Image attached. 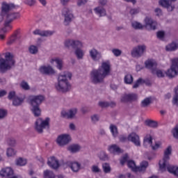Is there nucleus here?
<instances>
[{
    "label": "nucleus",
    "mask_w": 178,
    "mask_h": 178,
    "mask_svg": "<svg viewBox=\"0 0 178 178\" xmlns=\"http://www.w3.org/2000/svg\"><path fill=\"white\" fill-rule=\"evenodd\" d=\"M102 170L104 173H111V172H112L111 165H109L108 163H104L102 164Z\"/></svg>",
    "instance_id": "f704fd0d"
},
{
    "label": "nucleus",
    "mask_w": 178,
    "mask_h": 178,
    "mask_svg": "<svg viewBox=\"0 0 178 178\" xmlns=\"http://www.w3.org/2000/svg\"><path fill=\"white\" fill-rule=\"evenodd\" d=\"M159 3L163 8H165L168 12H173L175 10V6H172L169 0H159Z\"/></svg>",
    "instance_id": "412c9836"
},
{
    "label": "nucleus",
    "mask_w": 178,
    "mask_h": 178,
    "mask_svg": "<svg viewBox=\"0 0 178 178\" xmlns=\"http://www.w3.org/2000/svg\"><path fill=\"white\" fill-rule=\"evenodd\" d=\"M119 140L121 143H126V141H127V137L124 135H121L119 137Z\"/></svg>",
    "instance_id": "69168bd1"
},
{
    "label": "nucleus",
    "mask_w": 178,
    "mask_h": 178,
    "mask_svg": "<svg viewBox=\"0 0 178 178\" xmlns=\"http://www.w3.org/2000/svg\"><path fill=\"white\" fill-rule=\"evenodd\" d=\"M54 33L52 31H41L40 29H36L33 31L35 35H40V37H51V35H54Z\"/></svg>",
    "instance_id": "4be33fe9"
},
{
    "label": "nucleus",
    "mask_w": 178,
    "mask_h": 178,
    "mask_svg": "<svg viewBox=\"0 0 178 178\" xmlns=\"http://www.w3.org/2000/svg\"><path fill=\"white\" fill-rule=\"evenodd\" d=\"M39 72L42 74H45L46 76H55L56 74V71L53 69L51 65H42L39 68Z\"/></svg>",
    "instance_id": "2eb2a0df"
},
{
    "label": "nucleus",
    "mask_w": 178,
    "mask_h": 178,
    "mask_svg": "<svg viewBox=\"0 0 178 178\" xmlns=\"http://www.w3.org/2000/svg\"><path fill=\"white\" fill-rule=\"evenodd\" d=\"M81 147L79 145H72L68 147V151H70V152H72V154H74L76 152H79L80 151V149Z\"/></svg>",
    "instance_id": "473e14b6"
},
{
    "label": "nucleus",
    "mask_w": 178,
    "mask_h": 178,
    "mask_svg": "<svg viewBox=\"0 0 178 178\" xmlns=\"http://www.w3.org/2000/svg\"><path fill=\"white\" fill-rule=\"evenodd\" d=\"M62 15L65 17L64 24L65 26H67L73 19V13H72L70 9L67 8H64L62 10Z\"/></svg>",
    "instance_id": "4468645a"
},
{
    "label": "nucleus",
    "mask_w": 178,
    "mask_h": 178,
    "mask_svg": "<svg viewBox=\"0 0 178 178\" xmlns=\"http://www.w3.org/2000/svg\"><path fill=\"white\" fill-rule=\"evenodd\" d=\"M147 52V46L145 44H139L132 49L131 51V55L132 58H141L144 56V54Z\"/></svg>",
    "instance_id": "9d476101"
},
{
    "label": "nucleus",
    "mask_w": 178,
    "mask_h": 178,
    "mask_svg": "<svg viewBox=\"0 0 178 178\" xmlns=\"http://www.w3.org/2000/svg\"><path fill=\"white\" fill-rule=\"evenodd\" d=\"M171 67L165 73L161 70H155V74L157 77H163L165 74L170 79H173L178 73V58L171 59Z\"/></svg>",
    "instance_id": "423d86ee"
},
{
    "label": "nucleus",
    "mask_w": 178,
    "mask_h": 178,
    "mask_svg": "<svg viewBox=\"0 0 178 178\" xmlns=\"http://www.w3.org/2000/svg\"><path fill=\"white\" fill-rule=\"evenodd\" d=\"M145 26L148 30H155L158 26L156 21L152 19L151 17H147L145 19Z\"/></svg>",
    "instance_id": "f3484780"
},
{
    "label": "nucleus",
    "mask_w": 178,
    "mask_h": 178,
    "mask_svg": "<svg viewBox=\"0 0 178 178\" xmlns=\"http://www.w3.org/2000/svg\"><path fill=\"white\" fill-rule=\"evenodd\" d=\"M108 151L111 154H120V152H122V149L118 145H112L109 146Z\"/></svg>",
    "instance_id": "cd10ccee"
},
{
    "label": "nucleus",
    "mask_w": 178,
    "mask_h": 178,
    "mask_svg": "<svg viewBox=\"0 0 178 178\" xmlns=\"http://www.w3.org/2000/svg\"><path fill=\"white\" fill-rule=\"evenodd\" d=\"M47 165L48 166L51 168V169H54L55 170H56V169H58L60 166L59 161L56 159L55 156H51L48 159Z\"/></svg>",
    "instance_id": "aec40b11"
},
{
    "label": "nucleus",
    "mask_w": 178,
    "mask_h": 178,
    "mask_svg": "<svg viewBox=\"0 0 178 178\" xmlns=\"http://www.w3.org/2000/svg\"><path fill=\"white\" fill-rule=\"evenodd\" d=\"M76 113L77 108H71L68 111H62L61 116L62 118H66L67 119H73Z\"/></svg>",
    "instance_id": "6ab92c4d"
},
{
    "label": "nucleus",
    "mask_w": 178,
    "mask_h": 178,
    "mask_svg": "<svg viewBox=\"0 0 178 178\" xmlns=\"http://www.w3.org/2000/svg\"><path fill=\"white\" fill-rule=\"evenodd\" d=\"M131 26L135 30H141L143 28V24H141V23L136 21L131 22Z\"/></svg>",
    "instance_id": "e433bc0d"
},
{
    "label": "nucleus",
    "mask_w": 178,
    "mask_h": 178,
    "mask_svg": "<svg viewBox=\"0 0 178 178\" xmlns=\"http://www.w3.org/2000/svg\"><path fill=\"white\" fill-rule=\"evenodd\" d=\"M64 46L67 49H70V48H72V49H75L76 48H82L83 43H81V42H80L79 40H74L73 39H67L64 42Z\"/></svg>",
    "instance_id": "f8f14e48"
},
{
    "label": "nucleus",
    "mask_w": 178,
    "mask_h": 178,
    "mask_svg": "<svg viewBox=\"0 0 178 178\" xmlns=\"http://www.w3.org/2000/svg\"><path fill=\"white\" fill-rule=\"evenodd\" d=\"M0 176H1V177L10 178L11 176H13V170L10 167L3 168L0 171Z\"/></svg>",
    "instance_id": "b1692460"
},
{
    "label": "nucleus",
    "mask_w": 178,
    "mask_h": 178,
    "mask_svg": "<svg viewBox=\"0 0 178 178\" xmlns=\"http://www.w3.org/2000/svg\"><path fill=\"white\" fill-rule=\"evenodd\" d=\"M128 141H131L136 147H141V143L140 142V136L134 132H132L128 136Z\"/></svg>",
    "instance_id": "a211bd4d"
},
{
    "label": "nucleus",
    "mask_w": 178,
    "mask_h": 178,
    "mask_svg": "<svg viewBox=\"0 0 178 178\" xmlns=\"http://www.w3.org/2000/svg\"><path fill=\"white\" fill-rule=\"evenodd\" d=\"M16 155V151L13 148H8L7 149V156H13Z\"/></svg>",
    "instance_id": "603ef678"
},
{
    "label": "nucleus",
    "mask_w": 178,
    "mask_h": 178,
    "mask_svg": "<svg viewBox=\"0 0 178 178\" xmlns=\"http://www.w3.org/2000/svg\"><path fill=\"white\" fill-rule=\"evenodd\" d=\"M16 40H17V35L14 34L13 35L8 42H7L8 45H12V44H15L16 42Z\"/></svg>",
    "instance_id": "a18cd8bd"
},
{
    "label": "nucleus",
    "mask_w": 178,
    "mask_h": 178,
    "mask_svg": "<svg viewBox=\"0 0 178 178\" xmlns=\"http://www.w3.org/2000/svg\"><path fill=\"white\" fill-rule=\"evenodd\" d=\"M29 51L32 55H35V54H38V47H37V46L31 45L29 48Z\"/></svg>",
    "instance_id": "58836bf2"
},
{
    "label": "nucleus",
    "mask_w": 178,
    "mask_h": 178,
    "mask_svg": "<svg viewBox=\"0 0 178 178\" xmlns=\"http://www.w3.org/2000/svg\"><path fill=\"white\" fill-rule=\"evenodd\" d=\"M177 49L178 43H176V42H172L165 47V50L168 52H172L173 51H176Z\"/></svg>",
    "instance_id": "c85d7f7f"
},
{
    "label": "nucleus",
    "mask_w": 178,
    "mask_h": 178,
    "mask_svg": "<svg viewBox=\"0 0 178 178\" xmlns=\"http://www.w3.org/2000/svg\"><path fill=\"white\" fill-rule=\"evenodd\" d=\"M145 66L146 69H149V70H151L152 74H155V70L156 69V66H158V64L156 63V61L154 59H148L145 62Z\"/></svg>",
    "instance_id": "dca6fc26"
},
{
    "label": "nucleus",
    "mask_w": 178,
    "mask_h": 178,
    "mask_svg": "<svg viewBox=\"0 0 178 178\" xmlns=\"http://www.w3.org/2000/svg\"><path fill=\"white\" fill-rule=\"evenodd\" d=\"M172 104L174 105H177V106H178V92H177V91H175V94L172 98Z\"/></svg>",
    "instance_id": "864d4df0"
},
{
    "label": "nucleus",
    "mask_w": 178,
    "mask_h": 178,
    "mask_svg": "<svg viewBox=\"0 0 178 178\" xmlns=\"http://www.w3.org/2000/svg\"><path fill=\"white\" fill-rule=\"evenodd\" d=\"M27 163V160L23 158H19L16 161V165L18 166H24Z\"/></svg>",
    "instance_id": "ea45409f"
},
{
    "label": "nucleus",
    "mask_w": 178,
    "mask_h": 178,
    "mask_svg": "<svg viewBox=\"0 0 178 178\" xmlns=\"http://www.w3.org/2000/svg\"><path fill=\"white\" fill-rule=\"evenodd\" d=\"M110 130L113 134V137H118V134H119V132H118V127L113 124H111L110 126Z\"/></svg>",
    "instance_id": "c9c22d12"
},
{
    "label": "nucleus",
    "mask_w": 178,
    "mask_h": 178,
    "mask_svg": "<svg viewBox=\"0 0 178 178\" xmlns=\"http://www.w3.org/2000/svg\"><path fill=\"white\" fill-rule=\"evenodd\" d=\"M72 79V73L64 72L63 74L58 75V82L55 83V88L59 92H67L70 91L72 86L69 83V81Z\"/></svg>",
    "instance_id": "7ed1b4c3"
},
{
    "label": "nucleus",
    "mask_w": 178,
    "mask_h": 178,
    "mask_svg": "<svg viewBox=\"0 0 178 178\" xmlns=\"http://www.w3.org/2000/svg\"><path fill=\"white\" fill-rule=\"evenodd\" d=\"M70 141H72V138L69 134H61L56 139V143L60 147L67 145Z\"/></svg>",
    "instance_id": "ddd939ff"
},
{
    "label": "nucleus",
    "mask_w": 178,
    "mask_h": 178,
    "mask_svg": "<svg viewBox=\"0 0 178 178\" xmlns=\"http://www.w3.org/2000/svg\"><path fill=\"white\" fill-rule=\"evenodd\" d=\"M143 145L146 147H148V145L152 147V136H151V135L145 137L143 140Z\"/></svg>",
    "instance_id": "c756f323"
},
{
    "label": "nucleus",
    "mask_w": 178,
    "mask_h": 178,
    "mask_svg": "<svg viewBox=\"0 0 178 178\" xmlns=\"http://www.w3.org/2000/svg\"><path fill=\"white\" fill-rule=\"evenodd\" d=\"M13 9H16L15 3H2L1 16H6V22L4 24L5 27L0 29V40H5V33L8 31L6 27H9V24L12 23V21L17 19V17H20L19 13H9L10 10H13Z\"/></svg>",
    "instance_id": "f257e3e1"
},
{
    "label": "nucleus",
    "mask_w": 178,
    "mask_h": 178,
    "mask_svg": "<svg viewBox=\"0 0 178 178\" xmlns=\"http://www.w3.org/2000/svg\"><path fill=\"white\" fill-rule=\"evenodd\" d=\"M154 12H155L156 16L162 15V10H161V8H156L154 10Z\"/></svg>",
    "instance_id": "774afa93"
},
{
    "label": "nucleus",
    "mask_w": 178,
    "mask_h": 178,
    "mask_svg": "<svg viewBox=\"0 0 178 178\" xmlns=\"http://www.w3.org/2000/svg\"><path fill=\"white\" fill-rule=\"evenodd\" d=\"M165 169L169 172V173H171L172 175H174L175 177H178V166L177 165H170L169 163H168V165H165Z\"/></svg>",
    "instance_id": "a878e982"
},
{
    "label": "nucleus",
    "mask_w": 178,
    "mask_h": 178,
    "mask_svg": "<svg viewBox=\"0 0 178 178\" xmlns=\"http://www.w3.org/2000/svg\"><path fill=\"white\" fill-rule=\"evenodd\" d=\"M90 119L92 123H93V124H95V123L99 122V115H98V114H94L90 117Z\"/></svg>",
    "instance_id": "de8ad7c7"
},
{
    "label": "nucleus",
    "mask_w": 178,
    "mask_h": 178,
    "mask_svg": "<svg viewBox=\"0 0 178 178\" xmlns=\"http://www.w3.org/2000/svg\"><path fill=\"white\" fill-rule=\"evenodd\" d=\"M89 54L92 60H99V59L102 58V54H101V52L98 51V50L95 49H92L91 50H90Z\"/></svg>",
    "instance_id": "5701e85b"
},
{
    "label": "nucleus",
    "mask_w": 178,
    "mask_h": 178,
    "mask_svg": "<svg viewBox=\"0 0 178 178\" xmlns=\"http://www.w3.org/2000/svg\"><path fill=\"white\" fill-rule=\"evenodd\" d=\"M7 114L8 112L6 110L0 109V119H3Z\"/></svg>",
    "instance_id": "0e129e2a"
},
{
    "label": "nucleus",
    "mask_w": 178,
    "mask_h": 178,
    "mask_svg": "<svg viewBox=\"0 0 178 178\" xmlns=\"http://www.w3.org/2000/svg\"><path fill=\"white\" fill-rule=\"evenodd\" d=\"M172 134L174 138H176V140H178V124L175 127L174 129H172Z\"/></svg>",
    "instance_id": "8fccbe9b"
},
{
    "label": "nucleus",
    "mask_w": 178,
    "mask_h": 178,
    "mask_svg": "<svg viewBox=\"0 0 178 178\" xmlns=\"http://www.w3.org/2000/svg\"><path fill=\"white\" fill-rule=\"evenodd\" d=\"M68 166L72 169V172H77L80 170L81 165L79 162H68Z\"/></svg>",
    "instance_id": "bb28decb"
},
{
    "label": "nucleus",
    "mask_w": 178,
    "mask_h": 178,
    "mask_svg": "<svg viewBox=\"0 0 178 178\" xmlns=\"http://www.w3.org/2000/svg\"><path fill=\"white\" fill-rule=\"evenodd\" d=\"M127 166L132 169L134 172H140V173H145V170L148 168V161H142L139 167L136 166V163L134 161H128Z\"/></svg>",
    "instance_id": "6e6552de"
},
{
    "label": "nucleus",
    "mask_w": 178,
    "mask_h": 178,
    "mask_svg": "<svg viewBox=\"0 0 178 178\" xmlns=\"http://www.w3.org/2000/svg\"><path fill=\"white\" fill-rule=\"evenodd\" d=\"M17 97H16V92L15 91H10L9 93H8V99L10 100H13L15 99V98H17Z\"/></svg>",
    "instance_id": "6e6d98bb"
},
{
    "label": "nucleus",
    "mask_w": 178,
    "mask_h": 178,
    "mask_svg": "<svg viewBox=\"0 0 178 178\" xmlns=\"http://www.w3.org/2000/svg\"><path fill=\"white\" fill-rule=\"evenodd\" d=\"M111 51L112 54H113L114 56L118 57L120 56V55H122V50L119 49H113Z\"/></svg>",
    "instance_id": "3c124183"
},
{
    "label": "nucleus",
    "mask_w": 178,
    "mask_h": 178,
    "mask_svg": "<svg viewBox=\"0 0 178 178\" xmlns=\"http://www.w3.org/2000/svg\"><path fill=\"white\" fill-rule=\"evenodd\" d=\"M6 144H8L10 147H15V145H16V140L15 138H8L6 139Z\"/></svg>",
    "instance_id": "4c0bfd02"
},
{
    "label": "nucleus",
    "mask_w": 178,
    "mask_h": 178,
    "mask_svg": "<svg viewBox=\"0 0 178 178\" xmlns=\"http://www.w3.org/2000/svg\"><path fill=\"white\" fill-rule=\"evenodd\" d=\"M52 62H55L56 64V67L58 70H62L63 69V61L60 58L52 59Z\"/></svg>",
    "instance_id": "2f4dec72"
},
{
    "label": "nucleus",
    "mask_w": 178,
    "mask_h": 178,
    "mask_svg": "<svg viewBox=\"0 0 178 178\" xmlns=\"http://www.w3.org/2000/svg\"><path fill=\"white\" fill-rule=\"evenodd\" d=\"M95 13L99 16V17H103L106 16V10L102 6H98L93 9Z\"/></svg>",
    "instance_id": "393cba45"
},
{
    "label": "nucleus",
    "mask_w": 178,
    "mask_h": 178,
    "mask_svg": "<svg viewBox=\"0 0 178 178\" xmlns=\"http://www.w3.org/2000/svg\"><path fill=\"white\" fill-rule=\"evenodd\" d=\"M138 99L137 93H124L121 96L120 101L122 104H133Z\"/></svg>",
    "instance_id": "9b49d317"
},
{
    "label": "nucleus",
    "mask_w": 178,
    "mask_h": 178,
    "mask_svg": "<svg viewBox=\"0 0 178 178\" xmlns=\"http://www.w3.org/2000/svg\"><path fill=\"white\" fill-rule=\"evenodd\" d=\"M23 90H30V86H29V83L24 81H23L20 84Z\"/></svg>",
    "instance_id": "13d9d810"
},
{
    "label": "nucleus",
    "mask_w": 178,
    "mask_h": 178,
    "mask_svg": "<svg viewBox=\"0 0 178 178\" xmlns=\"http://www.w3.org/2000/svg\"><path fill=\"white\" fill-rule=\"evenodd\" d=\"M54 172L46 170L44 171V178H54Z\"/></svg>",
    "instance_id": "79ce46f5"
},
{
    "label": "nucleus",
    "mask_w": 178,
    "mask_h": 178,
    "mask_svg": "<svg viewBox=\"0 0 178 178\" xmlns=\"http://www.w3.org/2000/svg\"><path fill=\"white\" fill-rule=\"evenodd\" d=\"M146 124L149 127H158V122L154 120H146Z\"/></svg>",
    "instance_id": "49530a36"
},
{
    "label": "nucleus",
    "mask_w": 178,
    "mask_h": 178,
    "mask_svg": "<svg viewBox=\"0 0 178 178\" xmlns=\"http://www.w3.org/2000/svg\"><path fill=\"white\" fill-rule=\"evenodd\" d=\"M99 105L101 108H108L109 106V102H99Z\"/></svg>",
    "instance_id": "e2e57ef3"
},
{
    "label": "nucleus",
    "mask_w": 178,
    "mask_h": 178,
    "mask_svg": "<svg viewBox=\"0 0 178 178\" xmlns=\"http://www.w3.org/2000/svg\"><path fill=\"white\" fill-rule=\"evenodd\" d=\"M129 159V155L128 154H125L122 159L120 160V163L121 165H124V163H126V162H127Z\"/></svg>",
    "instance_id": "680f3d73"
},
{
    "label": "nucleus",
    "mask_w": 178,
    "mask_h": 178,
    "mask_svg": "<svg viewBox=\"0 0 178 178\" xmlns=\"http://www.w3.org/2000/svg\"><path fill=\"white\" fill-rule=\"evenodd\" d=\"M45 97L42 95L31 96L29 98V104L31 105V111L35 118H38L41 116V108L40 105L44 102Z\"/></svg>",
    "instance_id": "20e7f679"
},
{
    "label": "nucleus",
    "mask_w": 178,
    "mask_h": 178,
    "mask_svg": "<svg viewBox=\"0 0 178 178\" xmlns=\"http://www.w3.org/2000/svg\"><path fill=\"white\" fill-rule=\"evenodd\" d=\"M23 102H24V99L23 98L17 97L13 99V106H20L22 105Z\"/></svg>",
    "instance_id": "7c9ffc66"
},
{
    "label": "nucleus",
    "mask_w": 178,
    "mask_h": 178,
    "mask_svg": "<svg viewBox=\"0 0 178 178\" xmlns=\"http://www.w3.org/2000/svg\"><path fill=\"white\" fill-rule=\"evenodd\" d=\"M15 59L13 55L9 52L5 54V58H0V73L3 74L8 70H10L13 66H15Z\"/></svg>",
    "instance_id": "39448f33"
},
{
    "label": "nucleus",
    "mask_w": 178,
    "mask_h": 178,
    "mask_svg": "<svg viewBox=\"0 0 178 178\" xmlns=\"http://www.w3.org/2000/svg\"><path fill=\"white\" fill-rule=\"evenodd\" d=\"M111 73V63L105 61L102 63L101 66L97 69H94L90 72V80L93 84L104 83V79Z\"/></svg>",
    "instance_id": "f03ea898"
},
{
    "label": "nucleus",
    "mask_w": 178,
    "mask_h": 178,
    "mask_svg": "<svg viewBox=\"0 0 178 178\" xmlns=\"http://www.w3.org/2000/svg\"><path fill=\"white\" fill-rule=\"evenodd\" d=\"M91 170L92 173H101V169H99V167H98V165H92L91 168Z\"/></svg>",
    "instance_id": "4d7b16f0"
},
{
    "label": "nucleus",
    "mask_w": 178,
    "mask_h": 178,
    "mask_svg": "<svg viewBox=\"0 0 178 178\" xmlns=\"http://www.w3.org/2000/svg\"><path fill=\"white\" fill-rule=\"evenodd\" d=\"M130 15L131 16H134V15H138V13H140V8H132L129 11Z\"/></svg>",
    "instance_id": "bf43d9fd"
},
{
    "label": "nucleus",
    "mask_w": 178,
    "mask_h": 178,
    "mask_svg": "<svg viewBox=\"0 0 178 178\" xmlns=\"http://www.w3.org/2000/svg\"><path fill=\"white\" fill-rule=\"evenodd\" d=\"M24 3L28 6H34L35 5V0H24Z\"/></svg>",
    "instance_id": "5fc2aeb1"
},
{
    "label": "nucleus",
    "mask_w": 178,
    "mask_h": 178,
    "mask_svg": "<svg viewBox=\"0 0 178 178\" xmlns=\"http://www.w3.org/2000/svg\"><path fill=\"white\" fill-rule=\"evenodd\" d=\"M81 47H78L74 49H75V55L78 59H83V57L84 56V52H83V50L80 49Z\"/></svg>",
    "instance_id": "72a5a7b5"
},
{
    "label": "nucleus",
    "mask_w": 178,
    "mask_h": 178,
    "mask_svg": "<svg viewBox=\"0 0 178 178\" xmlns=\"http://www.w3.org/2000/svg\"><path fill=\"white\" fill-rule=\"evenodd\" d=\"M49 118H46L44 120L38 118L35 122V129L39 134L44 133V129H49Z\"/></svg>",
    "instance_id": "0eeeda50"
},
{
    "label": "nucleus",
    "mask_w": 178,
    "mask_h": 178,
    "mask_svg": "<svg viewBox=\"0 0 178 178\" xmlns=\"http://www.w3.org/2000/svg\"><path fill=\"white\" fill-rule=\"evenodd\" d=\"M170 155H172V146H168L164 151V156L162 161H159V168L161 172L166 170V165L169 163V159H170Z\"/></svg>",
    "instance_id": "1a4fd4ad"
},
{
    "label": "nucleus",
    "mask_w": 178,
    "mask_h": 178,
    "mask_svg": "<svg viewBox=\"0 0 178 178\" xmlns=\"http://www.w3.org/2000/svg\"><path fill=\"white\" fill-rule=\"evenodd\" d=\"M133 80V76L131 74H127L124 76V83L126 84H132Z\"/></svg>",
    "instance_id": "a19ab883"
},
{
    "label": "nucleus",
    "mask_w": 178,
    "mask_h": 178,
    "mask_svg": "<svg viewBox=\"0 0 178 178\" xmlns=\"http://www.w3.org/2000/svg\"><path fill=\"white\" fill-rule=\"evenodd\" d=\"M156 35H157V38L162 40V38H165V32L163 31H159L157 32Z\"/></svg>",
    "instance_id": "052dcab7"
},
{
    "label": "nucleus",
    "mask_w": 178,
    "mask_h": 178,
    "mask_svg": "<svg viewBox=\"0 0 178 178\" xmlns=\"http://www.w3.org/2000/svg\"><path fill=\"white\" fill-rule=\"evenodd\" d=\"M87 3V0H78V6H82V5H86Z\"/></svg>",
    "instance_id": "338daca9"
},
{
    "label": "nucleus",
    "mask_w": 178,
    "mask_h": 178,
    "mask_svg": "<svg viewBox=\"0 0 178 178\" xmlns=\"http://www.w3.org/2000/svg\"><path fill=\"white\" fill-rule=\"evenodd\" d=\"M98 156L101 161L108 160V154H106V153L104 151L100 152Z\"/></svg>",
    "instance_id": "c03bdc74"
},
{
    "label": "nucleus",
    "mask_w": 178,
    "mask_h": 178,
    "mask_svg": "<svg viewBox=\"0 0 178 178\" xmlns=\"http://www.w3.org/2000/svg\"><path fill=\"white\" fill-rule=\"evenodd\" d=\"M142 83H145V81H144V79L142 78H139L134 84L133 88H138L140 84H142Z\"/></svg>",
    "instance_id": "09e8293b"
},
{
    "label": "nucleus",
    "mask_w": 178,
    "mask_h": 178,
    "mask_svg": "<svg viewBox=\"0 0 178 178\" xmlns=\"http://www.w3.org/2000/svg\"><path fill=\"white\" fill-rule=\"evenodd\" d=\"M149 104H151V98L147 97L142 101L141 106L143 108H145V107L148 106V105H149Z\"/></svg>",
    "instance_id": "37998d69"
}]
</instances>
